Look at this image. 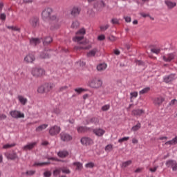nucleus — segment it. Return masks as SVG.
<instances>
[{
    "label": "nucleus",
    "instance_id": "1",
    "mask_svg": "<svg viewBox=\"0 0 177 177\" xmlns=\"http://www.w3.org/2000/svg\"><path fill=\"white\" fill-rule=\"evenodd\" d=\"M53 13V10L50 8H47L44 9L41 12V17L44 21H49L51 20L52 21L56 20L57 21V17L56 15H52Z\"/></svg>",
    "mask_w": 177,
    "mask_h": 177
},
{
    "label": "nucleus",
    "instance_id": "2",
    "mask_svg": "<svg viewBox=\"0 0 177 177\" xmlns=\"http://www.w3.org/2000/svg\"><path fill=\"white\" fill-rule=\"evenodd\" d=\"M53 88H55V84L46 83L37 88V93H41V95L44 93H49V92H50Z\"/></svg>",
    "mask_w": 177,
    "mask_h": 177
},
{
    "label": "nucleus",
    "instance_id": "3",
    "mask_svg": "<svg viewBox=\"0 0 177 177\" xmlns=\"http://www.w3.org/2000/svg\"><path fill=\"white\" fill-rule=\"evenodd\" d=\"M102 85H103V81L97 77L93 78L89 82V86L91 88H93L94 89L101 88Z\"/></svg>",
    "mask_w": 177,
    "mask_h": 177
},
{
    "label": "nucleus",
    "instance_id": "4",
    "mask_svg": "<svg viewBox=\"0 0 177 177\" xmlns=\"http://www.w3.org/2000/svg\"><path fill=\"white\" fill-rule=\"evenodd\" d=\"M31 74L35 78H41L45 75V70L41 68H32Z\"/></svg>",
    "mask_w": 177,
    "mask_h": 177
},
{
    "label": "nucleus",
    "instance_id": "5",
    "mask_svg": "<svg viewBox=\"0 0 177 177\" xmlns=\"http://www.w3.org/2000/svg\"><path fill=\"white\" fill-rule=\"evenodd\" d=\"M59 138L62 142H65L66 143L73 140V136L64 131L60 133Z\"/></svg>",
    "mask_w": 177,
    "mask_h": 177
},
{
    "label": "nucleus",
    "instance_id": "6",
    "mask_svg": "<svg viewBox=\"0 0 177 177\" xmlns=\"http://www.w3.org/2000/svg\"><path fill=\"white\" fill-rule=\"evenodd\" d=\"M62 129L60 128V127L55 125L50 127V129H49V133L50 136H55V135H59Z\"/></svg>",
    "mask_w": 177,
    "mask_h": 177
},
{
    "label": "nucleus",
    "instance_id": "7",
    "mask_svg": "<svg viewBox=\"0 0 177 177\" xmlns=\"http://www.w3.org/2000/svg\"><path fill=\"white\" fill-rule=\"evenodd\" d=\"M29 24L32 28H37L39 26V18L38 17H32L29 20Z\"/></svg>",
    "mask_w": 177,
    "mask_h": 177
},
{
    "label": "nucleus",
    "instance_id": "8",
    "mask_svg": "<svg viewBox=\"0 0 177 177\" xmlns=\"http://www.w3.org/2000/svg\"><path fill=\"white\" fill-rule=\"evenodd\" d=\"M167 168H172V171H177V162L176 160H169L166 162Z\"/></svg>",
    "mask_w": 177,
    "mask_h": 177
},
{
    "label": "nucleus",
    "instance_id": "9",
    "mask_svg": "<svg viewBox=\"0 0 177 177\" xmlns=\"http://www.w3.org/2000/svg\"><path fill=\"white\" fill-rule=\"evenodd\" d=\"M80 142L83 146H91V145H93V140L89 137L82 138Z\"/></svg>",
    "mask_w": 177,
    "mask_h": 177
},
{
    "label": "nucleus",
    "instance_id": "10",
    "mask_svg": "<svg viewBox=\"0 0 177 177\" xmlns=\"http://www.w3.org/2000/svg\"><path fill=\"white\" fill-rule=\"evenodd\" d=\"M10 115L11 117H12V118H24V113H21L20 111L16 110L11 111L10 112Z\"/></svg>",
    "mask_w": 177,
    "mask_h": 177
},
{
    "label": "nucleus",
    "instance_id": "11",
    "mask_svg": "<svg viewBox=\"0 0 177 177\" xmlns=\"http://www.w3.org/2000/svg\"><path fill=\"white\" fill-rule=\"evenodd\" d=\"M80 13H81V8L78 6H74L71 10V15L73 17L80 16Z\"/></svg>",
    "mask_w": 177,
    "mask_h": 177
},
{
    "label": "nucleus",
    "instance_id": "12",
    "mask_svg": "<svg viewBox=\"0 0 177 177\" xmlns=\"http://www.w3.org/2000/svg\"><path fill=\"white\" fill-rule=\"evenodd\" d=\"M176 75L175 73H171L167 76H165L163 78V81L166 84H169V82H172V81H174L176 78Z\"/></svg>",
    "mask_w": 177,
    "mask_h": 177
},
{
    "label": "nucleus",
    "instance_id": "13",
    "mask_svg": "<svg viewBox=\"0 0 177 177\" xmlns=\"http://www.w3.org/2000/svg\"><path fill=\"white\" fill-rule=\"evenodd\" d=\"M162 59L165 62H172L175 59V53H171L169 54H167V55H164L162 57Z\"/></svg>",
    "mask_w": 177,
    "mask_h": 177
},
{
    "label": "nucleus",
    "instance_id": "14",
    "mask_svg": "<svg viewBox=\"0 0 177 177\" xmlns=\"http://www.w3.org/2000/svg\"><path fill=\"white\" fill-rule=\"evenodd\" d=\"M35 61V56L34 54L29 53L24 57V62L26 63H32Z\"/></svg>",
    "mask_w": 177,
    "mask_h": 177
},
{
    "label": "nucleus",
    "instance_id": "15",
    "mask_svg": "<svg viewBox=\"0 0 177 177\" xmlns=\"http://www.w3.org/2000/svg\"><path fill=\"white\" fill-rule=\"evenodd\" d=\"M37 142L28 143L23 147V150H25L26 151H27V150H32V149L37 146Z\"/></svg>",
    "mask_w": 177,
    "mask_h": 177
},
{
    "label": "nucleus",
    "instance_id": "16",
    "mask_svg": "<svg viewBox=\"0 0 177 177\" xmlns=\"http://www.w3.org/2000/svg\"><path fill=\"white\" fill-rule=\"evenodd\" d=\"M165 100L163 97H158L153 100V104H155V106L160 107V106H161L162 104V103Z\"/></svg>",
    "mask_w": 177,
    "mask_h": 177
},
{
    "label": "nucleus",
    "instance_id": "17",
    "mask_svg": "<svg viewBox=\"0 0 177 177\" xmlns=\"http://www.w3.org/2000/svg\"><path fill=\"white\" fill-rule=\"evenodd\" d=\"M132 115H134V117H140L142 114H145V110L143 109H133L132 111Z\"/></svg>",
    "mask_w": 177,
    "mask_h": 177
},
{
    "label": "nucleus",
    "instance_id": "18",
    "mask_svg": "<svg viewBox=\"0 0 177 177\" xmlns=\"http://www.w3.org/2000/svg\"><path fill=\"white\" fill-rule=\"evenodd\" d=\"M93 133L96 135V136H103L104 133H106V131L102 129H95L93 130Z\"/></svg>",
    "mask_w": 177,
    "mask_h": 177
},
{
    "label": "nucleus",
    "instance_id": "19",
    "mask_svg": "<svg viewBox=\"0 0 177 177\" xmlns=\"http://www.w3.org/2000/svg\"><path fill=\"white\" fill-rule=\"evenodd\" d=\"M6 157L8 159V160H16V158H17V153H7L6 154Z\"/></svg>",
    "mask_w": 177,
    "mask_h": 177
},
{
    "label": "nucleus",
    "instance_id": "20",
    "mask_svg": "<svg viewBox=\"0 0 177 177\" xmlns=\"http://www.w3.org/2000/svg\"><path fill=\"white\" fill-rule=\"evenodd\" d=\"M99 50L97 48H93V50H90L87 54L86 56L87 57H94L95 56L96 53H97Z\"/></svg>",
    "mask_w": 177,
    "mask_h": 177
},
{
    "label": "nucleus",
    "instance_id": "21",
    "mask_svg": "<svg viewBox=\"0 0 177 177\" xmlns=\"http://www.w3.org/2000/svg\"><path fill=\"white\" fill-rule=\"evenodd\" d=\"M57 156L60 158H66V157L68 156V151H59L57 153Z\"/></svg>",
    "mask_w": 177,
    "mask_h": 177
},
{
    "label": "nucleus",
    "instance_id": "22",
    "mask_svg": "<svg viewBox=\"0 0 177 177\" xmlns=\"http://www.w3.org/2000/svg\"><path fill=\"white\" fill-rule=\"evenodd\" d=\"M30 42L33 46H36V45H38L41 44V41L39 40V38H31L30 40Z\"/></svg>",
    "mask_w": 177,
    "mask_h": 177
},
{
    "label": "nucleus",
    "instance_id": "23",
    "mask_svg": "<svg viewBox=\"0 0 177 177\" xmlns=\"http://www.w3.org/2000/svg\"><path fill=\"white\" fill-rule=\"evenodd\" d=\"M53 41V39H52L51 37H46L43 40V44L44 46L49 45L52 41Z\"/></svg>",
    "mask_w": 177,
    "mask_h": 177
},
{
    "label": "nucleus",
    "instance_id": "24",
    "mask_svg": "<svg viewBox=\"0 0 177 177\" xmlns=\"http://www.w3.org/2000/svg\"><path fill=\"white\" fill-rule=\"evenodd\" d=\"M77 131L79 133H84V132L89 131V128L86 127H79L77 128Z\"/></svg>",
    "mask_w": 177,
    "mask_h": 177
},
{
    "label": "nucleus",
    "instance_id": "25",
    "mask_svg": "<svg viewBox=\"0 0 177 177\" xmlns=\"http://www.w3.org/2000/svg\"><path fill=\"white\" fill-rule=\"evenodd\" d=\"M165 3L169 9H173V8L176 6V3L172 2L171 1H165Z\"/></svg>",
    "mask_w": 177,
    "mask_h": 177
},
{
    "label": "nucleus",
    "instance_id": "26",
    "mask_svg": "<svg viewBox=\"0 0 177 177\" xmlns=\"http://www.w3.org/2000/svg\"><path fill=\"white\" fill-rule=\"evenodd\" d=\"M90 122L91 124H95V125H97L99 124V118L96 117L91 118L90 121H87V124H89Z\"/></svg>",
    "mask_w": 177,
    "mask_h": 177
},
{
    "label": "nucleus",
    "instance_id": "27",
    "mask_svg": "<svg viewBox=\"0 0 177 177\" xmlns=\"http://www.w3.org/2000/svg\"><path fill=\"white\" fill-rule=\"evenodd\" d=\"M48 128V124H44L36 128V132H41L44 131V129H46Z\"/></svg>",
    "mask_w": 177,
    "mask_h": 177
},
{
    "label": "nucleus",
    "instance_id": "28",
    "mask_svg": "<svg viewBox=\"0 0 177 177\" xmlns=\"http://www.w3.org/2000/svg\"><path fill=\"white\" fill-rule=\"evenodd\" d=\"M18 100L20 102V103L23 104V106H26V104H27V98H24V97H23L22 95H19Z\"/></svg>",
    "mask_w": 177,
    "mask_h": 177
},
{
    "label": "nucleus",
    "instance_id": "29",
    "mask_svg": "<svg viewBox=\"0 0 177 177\" xmlns=\"http://www.w3.org/2000/svg\"><path fill=\"white\" fill-rule=\"evenodd\" d=\"M106 68H107V65L106 64H100L97 66V70L98 71H103L104 70H106Z\"/></svg>",
    "mask_w": 177,
    "mask_h": 177
},
{
    "label": "nucleus",
    "instance_id": "30",
    "mask_svg": "<svg viewBox=\"0 0 177 177\" xmlns=\"http://www.w3.org/2000/svg\"><path fill=\"white\" fill-rule=\"evenodd\" d=\"M92 46H75V49L76 50H82V49L87 50V49H91Z\"/></svg>",
    "mask_w": 177,
    "mask_h": 177
},
{
    "label": "nucleus",
    "instance_id": "31",
    "mask_svg": "<svg viewBox=\"0 0 177 177\" xmlns=\"http://www.w3.org/2000/svg\"><path fill=\"white\" fill-rule=\"evenodd\" d=\"M165 145H177V136L173 138L171 140H169L165 143Z\"/></svg>",
    "mask_w": 177,
    "mask_h": 177
},
{
    "label": "nucleus",
    "instance_id": "32",
    "mask_svg": "<svg viewBox=\"0 0 177 177\" xmlns=\"http://www.w3.org/2000/svg\"><path fill=\"white\" fill-rule=\"evenodd\" d=\"M50 164V162H35L34 165L35 167H44L45 165H49Z\"/></svg>",
    "mask_w": 177,
    "mask_h": 177
},
{
    "label": "nucleus",
    "instance_id": "33",
    "mask_svg": "<svg viewBox=\"0 0 177 177\" xmlns=\"http://www.w3.org/2000/svg\"><path fill=\"white\" fill-rule=\"evenodd\" d=\"M141 127L142 124H140V122H138L136 125L133 126L131 128V131H133V132H136V131H139V129H140Z\"/></svg>",
    "mask_w": 177,
    "mask_h": 177
},
{
    "label": "nucleus",
    "instance_id": "34",
    "mask_svg": "<svg viewBox=\"0 0 177 177\" xmlns=\"http://www.w3.org/2000/svg\"><path fill=\"white\" fill-rule=\"evenodd\" d=\"M7 28L8 30H12V31H18V32H20V28H17V26H8Z\"/></svg>",
    "mask_w": 177,
    "mask_h": 177
},
{
    "label": "nucleus",
    "instance_id": "35",
    "mask_svg": "<svg viewBox=\"0 0 177 177\" xmlns=\"http://www.w3.org/2000/svg\"><path fill=\"white\" fill-rule=\"evenodd\" d=\"M85 34H86V30H85V28H82L81 29H80L77 32L76 35H85Z\"/></svg>",
    "mask_w": 177,
    "mask_h": 177
},
{
    "label": "nucleus",
    "instance_id": "36",
    "mask_svg": "<svg viewBox=\"0 0 177 177\" xmlns=\"http://www.w3.org/2000/svg\"><path fill=\"white\" fill-rule=\"evenodd\" d=\"M150 91V87H146L142 90L140 91V95H145V93H147Z\"/></svg>",
    "mask_w": 177,
    "mask_h": 177
},
{
    "label": "nucleus",
    "instance_id": "37",
    "mask_svg": "<svg viewBox=\"0 0 177 177\" xmlns=\"http://www.w3.org/2000/svg\"><path fill=\"white\" fill-rule=\"evenodd\" d=\"M40 59H49L50 56L48 53H41L39 55Z\"/></svg>",
    "mask_w": 177,
    "mask_h": 177
},
{
    "label": "nucleus",
    "instance_id": "38",
    "mask_svg": "<svg viewBox=\"0 0 177 177\" xmlns=\"http://www.w3.org/2000/svg\"><path fill=\"white\" fill-rule=\"evenodd\" d=\"M15 146H16V143L6 144L3 146V149H12V147H15Z\"/></svg>",
    "mask_w": 177,
    "mask_h": 177
},
{
    "label": "nucleus",
    "instance_id": "39",
    "mask_svg": "<svg viewBox=\"0 0 177 177\" xmlns=\"http://www.w3.org/2000/svg\"><path fill=\"white\" fill-rule=\"evenodd\" d=\"M73 165H75L77 167L76 169H82V164L80 162H73Z\"/></svg>",
    "mask_w": 177,
    "mask_h": 177
},
{
    "label": "nucleus",
    "instance_id": "40",
    "mask_svg": "<svg viewBox=\"0 0 177 177\" xmlns=\"http://www.w3.org/2000/svg\"><path fill=\"white\" fill-rule=\"evenodd\" d=\"M131 164H132V160H127L122 164V167H123L124 168H127V167L131 165Z\"/></svg>",
    "mask_w": 177,
    "mask_h": 177
},
{
    "label": "nucleus",
    "instance_id": "41",
    "mask_svg": "<svg viewBox=\"0 0 177 177\" xmlns=\"http://www.w3.org/2000/svg\"><path fill=\"white\" fill-rule=\"evenodd\" d=\"M60 172H62V168L56 169L53 171L54 176H57L60 174Z\"/></svg>",
    "mask_w": 177,
    "mask_h": 177
},
{
    "label": "nucleus",
    "instance_id": "42",
    "mask_svg": "<svg viewBox=\"0 0 177 177\" xmlns=\"http://www.w3.org/2000/svg\"><path fill=\"white\" fill-rule=\"evenodd\" d=\"M71 27L72 28H78V27H80V22L77 21L73 22Z\"/></svg>",
    "mask_w": 177,
    "mask_h": 177
},
{
    "label": "nucleus",
    "instance_id": "43",
    "mask_svg": "<svg viewBox=\"0 0 177 177\" xmlns=\"http://www.w3.org/2000/svg\"><path fill=\"white\" fill-rule=\"evenodd\" d=\"M25 174L28 176H32V175L35 174V170L27 171Z\"/></svg>",
    "mask_w": 177,
    "mask_h": 177
},
{
    "label": "nucleus",
    "instance_id": "44",
    "mask_svg": "<svg viewBox=\"0 0 177 177\" xmlns=\"http://www.w3.org/2000/svg\"><path fill=\"white\" fill-rule=\"evenodd\" d=\"M151 52H152V53H156V55H158V53L161 52V50L160 48H151Z\"/></svg>",
    "mask_w": 177,
    "mask_h": 177
},
{
    "label": "nucleus",
    "instance_id": "45",
    "mask_svg": "<svg viewBox=\"0 0 177 177\" xmlns=\"http://www.w3.org/2000/svg\"><path fill=\"white\" fill-rule=\"evenodd\" d=\"M68 89V86H63L59 88L58 92H64V91H67Z\"/></svg>",
    "mask_w": 177,
    "mask_h": 177
},
{
    "label": "nucleus",
    "instance_id": "46",
    "mask_svg": "<svg viewBox=\"0 0 177 177\" xmlns=\"http://www.w3.org/2000/svg\"><path fill=\"white\" fill-rule=\"evenodd\" d=\"M113 150V145H108L105 147V151H111Z\"/></svg>",
    "mask_w": 177,
    "mask_h": 177
},
{
    "label": "nucleus",
    "instance_id": "47",
    "mask_svg": "<svg viewBox=\"0 0 177 177\" xmlns=\"http://www.w3.org/2000/svg\"><path fill=\"white\" fill-rule=\"evenodd\" d=\"M127 140H129V137H123L122 138H120L118 140L119 143H122L123 142H127Z\"/></svg>",
    "mask_w": 177,
    "mask_h": 177
},
{
    "label": "nucleus",
    "instance_id": "48",
    "mask_svg": "<svg viewBox=\"0 0 177 177\" xmlns=\"http://www.w3.org/2000/svg\"><path fill=\"white\" fill-rule=\"evenodd\" d=\"M73 39L74 41H77V42H80V41H82V39H84V36H76Z\"/></svg>",
    "mask_w": 177,
    "mask_h": 177
},
{
    "label": "nucleus",
    "instance_id": "49",
    "mask_svg": "<svg viewBox=\"0 0 177 177\" xmlns=\"http://www.w3.org/2000/svg\"><path fill=\"white\" fill-rule=\"evenodd\" d=\"M85 167L86 168H93V167H95V163L92 162L86 163Z\"/></svg>",
    "mask_w": 177,
    "mask_h": 177
},
{
    "label": "nucleus",
    "instance_id": "50",
    "mask_svg": "<svg viewBox=\"0 0 177 177\" xmlns=\"http://www.w3.org/2000/svg\"><path fill=\"white\" fill-rule=\"evenodd\" d=\"M109 27H110V25L106 24L105 26H100V28L101 31H106V30H107L109 28Z\"/></svg>",
    "mask_w": 177,
    "mask_h": 177
},
{
    "label": "nucleus",
    "instance_id": "51",
    "mask_svg": "<svg viewBox=\"0 0 177 177\" xmlns=\"http://www.w3.org/2000/svg\"><path fill=\"white\" fill-rule=\"evenodd\" d=\"M61 171H62V172L63 173V174H71V171H70V169H66V168H61Z\"/></svg>",
    "mask_w": 177,
    "mask_h": 177
},
{
    "label": "nucleus",
    "instance_id": "52",
    "mask_svg": "<svg viewBox=\"0 0 177 177\" xmlns=\"http://www.w3.org/2000/svg\"><path fill=\"white\" fill-rule=\"evenodd\" d=\"M85 90L82 88H75V92H77V93H82Z\"/></svg>",
    "mask_w": 177,
    "mask_h": 177
},
{
    "label": "nucleus",
    "instance_id": "53",
    "mask_svg": "<svg viewBox=\"0 0 177 177\" xmlns=\"http://www.w3.org/2000/svg\"><path fill=\"white\" fill-rule=\"evenodd\" d=\"M111 22L112 23V24H120V21H118V19L116 18L112 19Z\"/></svg>",
    "mask_w": 177,
    "mask_h": 177
},
{
    "label": "nucleus",
    "instance_id": "54",
    "mask_svg": "<svg viewBox=\"0 0 177 177\" xmlns=\"http://www.w3.org/2000/svg\"><path fill=\"white\" fill-rule=\"evenodd\" d=\"M98 41H104L106 39V36L104 35H100L97 37Z\"/></svg>",
    "mask_w": 177,
    "mask_h": 177
},
{
    "label": "nucleus",
    "instance_id": "55",
    "mask_svg": "<svg viewBox=\"0 0 177 177\" xmlns=\"http://www.w3.org/2000/svg\"><path fill=\"white\" fill-rule=\"evenodd\" d=\"M0 19H1V20H3V21H5L6 20V14L1 13L0 15Z\"/></svg>",
    "mask_w": 177,
    "mask_h": 177
},
{
    "label": "nucleus",
    "instance_id": "56",
    "mask_svg": "<svg viewBox=\"0 0 177 177\" xmlns=\"http://www.w3.org/2000/svg\"><path fill=\"white\" fill-rule=\"evenodd\" d=\"M110 109V105H104L102 107V111H107Z\"/></svg>",
    "mask_w": 177,
    "mask_h": 177
},
{
    "label": "nucleus",
    "instance_id": "57",
    "mask_svg": "<svg viewBox=\"0 0 177 177\" xmlns=\"http://www.w3.org/2000/svg\"><path fill=\"white\" fill-rule=\"evenodd\" d=\"M48 160H50L51 161H57L58 162L62 161V160L58 159L57 158H55V157L48 158Z\"/></svg>",
    "mask_w": 177,
    "mask_h": 177
},
{
    "label": "nucleus",
    "instance_id": "58",
    "mask_svg": "<svg viewBox=\"0 0 177 177\" xmlns=\"http://www.w3.org/2000/svg\"><path fill=\"white\" fill-rule=\"evenodd\" d=\"M44 176H45V177H50V176H52V173L50 172V171H45L44 173Z\"/></svg>",
    "mask_w": 177,
    "mask_h": 177
},
{
    "label": "nucleus",
    "instance_id": "59",
    "mask_svg": "<svg viewBox=\"0 0 177 177\" xmlns=\"http://www.w3.org/2000/svg\"><path fill=\"white\" fill-rule=\"evenodd\" d=\"M169 106H174L175 104H177V100L176 99H174L172 100L170 102H169Z\"/></svg>",
    "mask_w": 177,
    "mask_h": 177
},
{
    "label": "nucleus",
    "instance_id": "60",
    "mask_svg": "<svg viewBox=\"0 0 177 177\" xmlns=\"http://www.w3.org/2000/svg\"><path fill=\"white\" fill-rule=\"evenodd\" d=\"M53 113H55V114H60V113H62V111L59 108H55L53 110Z\"/></svg>",
    "mask_w": 177,
    "mask_h": 177
},
{
    "label": "nucleus",
    "instance_id": "61",
    "mask_svg": "<svg viewBox=\"0 0 177 177\" xmlns=\"http://www.w3.org/2000/svg\"><path fill=\"white\" fill-rule=\"evenodd\" d=\"M108 39H109V41H116L117 39L115 38V37H114L113 35H111L108 37Z\"/></svg>",
    "mask_w": 177,
    "mask_h": 177
},
{
    "label": "nucleus",
    "instance_id": "62",
    "mask_svg": "<svg viewBox=\"0 0 177 177\" xmlns=\"http://www.w3.org/2000/svg\"><path fill=\"white\" fill-rule=\"evenodd\" d=\"M158 169V166H156L153 168H150L149 171H150V172H156Z\"/></svg>",
    "mask_w": 177,
    "mask_h": 177
},
{
    "label": "nucleus",
    "instance_id": "63",
    "mask_svg": "<svg viewBox=\"0 0 177 177\" xmlns=\"http://www.w3.org/2000/svg\"><path fill=\"white\" fill-rule=\"evenodd\" d=\"M126 23H131V17H124Z\"/></svg>",
    "mask_w": 177,
    "mask_h": 177
},
{
    "label": "nucleus",
    "instance_id": "64",
    "mask_svg": "<svg viewBox=\"0 0 177 177\" xmlns=\"http://www.w3.org/2000/svg\"><path fill=\"white\" fill-rule=\"evenodd\" d=\"M131 97H138V92H133L131 93Z\"/></svg>",
    "mask_w": 177,
    "mask_h": 177
}]
</instances>
